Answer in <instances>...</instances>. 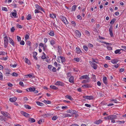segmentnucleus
<instances>
[{
	"label": "nucleus",
	"instance_id": "f257e3e1",
	"mask_svg": "<svg viewBox=\"0 0 126 126\" xmlns=\"http://www.w3.org/2000/svg\"><path fill=\"white\" fill-rule=\"evenodd\" d=\"M3 34L4 36L5 35V33H4ZM7 38L8 37L7 36L5 35V36L4 37V47H7L8 45V39Z\"/></svg>",
	"mask_w": 126,
	"mask_h": 126
},
{
	"label": "nucleus",
	"instance_id": "f03ea898",
	"mask_svg": "<svg viewBox=\"0 0 126 126\" xmlns=\"http://www.w3.org/2000/svg\"><path fill=\"white\" fill-rule=\"evenodd\" d=\"M90 64H91V66L93 68L95 69H96L97 67V65L95 63L93 62H89Z\"/></svg>",
	"mask_w": 126,
	"mask_h": 126
},
{
	"label": "nucleus",
	"instance_id": "7ed1b4c3",
	"mask_svg": "<svg viewBox=\"0 0 126 126\" xmlns=\"http://www.w3.org/2000/svg\"><path fill=\"white\" fill-rule=\"evenodd\" d=\"M55 85L63 86L65 84L64 83L60 81H57L55 83Z\"/></svg>",
	"mask_w": 126,
	"mask_h": 126
},
{
	"label": "nucleus",
	"instance_id": "20e7f679",
	"mask_svg": "<svg viewBox=\"0 0 126 126\" xmlns=\"http://www.w3.org/2000/svg\"><path fill=\"white\" fill-rule=\"evenodd\" d=\"M113 28L112 26H110L109 29L110 34L111 37L113 36V33L112 32Z\"/></svg>",
	"mask_w": 126,
	"mask_h": 126
},
{
	"label": "nucleus",
	"instance_id": "39448f33",
	"mask_svg": "<svg viewBox=\"0 0 126 126\" xmlns=\"http://www.w3.org/2000/svg\"><path fill=\"white\" fill-rule=\"evenodd\" d=\"M75 34L76 36L78 37H80L81 35V33L80 31L78 30L75 31Z\"/></svg>",
	"mask_w": 126,
	"mask_h": 126
},
{
	"label": "nucleus",
	"instance_id": "423d86ee",
	"mask_svg": "<svg viewBox=\"0 0 126 126\" xmlns=\"http://www.w3.org/2000/svg\"><path fill=\"white\" fill-rule=\"evenodd\" d=\"M84 98L86 99H88L91 100L93 99V97L92 96H83V97Z\"/></svg>",
	"mask_w": 126,
	"mask_h": 126
},
{
	"label": "nucleus",
	"instance_id": "0eeeda50",
	"mask_svg": "<svg viewBox=\"0 0 126 126\" xmlns=\"http://www.w3.org/2000/svg\"><path fill=\"white\" fill-rule=\"evenodd\" d=\"M9 39V42L10 44L12 46H13L14 47H15V44L14 42V41L12 39L10 38L9 37H8Z\"/></svg>",
	"mask_w": 126,
	"mask_h": 126
},
{
	"label": "nucleus",
	"instance_id": "6e6552de",
	"mask_svg": "<svg viewBox=\"0 0 126 126\" xmlns=\"http://www.w3.org/2000/svg\"><path fill=\"white\" fill-rule=\"evenodd\" d=\"M0 113L1 114L3 115L5 117H7L8 116L7 112L3 111H1Z\"/></svg>",
	"mask_w": 126,
	"mask_h": 126
},
{
	"label": "nucleus",
	"instance_id": "1a4fd4ad",
	"mask_svg": "<svg viewBox=\"0 0 126 126\" xmlns=\"http://www.w3.org/2000/svg\"><path fill=\"white\" fill-rule=\"evenodd\" d=\"M90 78L88 77V76L87 75H83L80 77L79 79H87Z\"/></svg>",
	"mask_w": 126,
	"mask_h": 126
},
{
	"label": "nucleus",
	"instance_id": "9d476101",
	"mask_svg": "<svg viewBox=\"0 0 126 126\" xmlns=\"http://www.w3.org/2000/svg\"><path fill=\"white\" fill-rule=\"evenodd\" d=\"M14 12H13L11 13L10 15H12L15 18L17 17V16L16 17V10H14Z\"/></svg>",
	"mask_w": 126,
	"mask_h": 126
},
{
	"label": "nucleus",
	"instance_id": "9b49d317",
	"mask_svg": "<svg viewBox=\"0 0 126 126\" xmlns=\"http://www.w3.org/2000/svg\"><path fill=\"white\" fill-rule=\"evenodd\" d=\"M21 113L22 114L26 117H28V116L29 115V114L23 111H21Z\"/></svg>",
	"mask_w": 126,
	"mask_h": 126
},
{
	"label": "nucleus",
	"instance_id": "f8f14e48",
	"mask_svg": "<svg viewBox=\"0 0 126 126\" xmlns=\"http://www.w3.org/2000/svg\"><path fill=\"white\" fill-rule=\"evenodd\" d=\"M17 98L16 97L10 98V101L12 102H14L16 100Z\"/></svg>",
	"mask_w": 126,
	"mask_h": 126
},
{
	"label": "nucleus",
	"instance_id": "ddd939ff",
	"mask_svg": "<svg viewBox=\"0 0 126 126\" xmlns=\"http://www.w3.org/2000/svg\"><path fill=\"white\" fill-rule=\"evenodd\" d=\"M121 50H124L122 49H117L114 52L116 54H117L118 53L120 54L121 53V52H120V51Z\"/></svg>",
	"mask_w": 126,
	"mask_h": 126
},
{
	"label": "nucleus",
	"instance_id": "4468645a",
	"mask_svg": "<svg viewBox=\"0 0 126 126\" xmlns=\"http://www.w3.org/2000/svg\"><path fill=\"white\" fill-rule=\"evenodd\" d=\"M110 119H113L117 118V116L115 115H110Z\"/></svg>",
	"mask_w": 126,
	"mask_h": 126
},
{
	"label": "nucleus",
	"instance_id": "2eb2a0df",
	"mask_svg": "<svg viewBox=\"0 0 126 126\" xmlns=\"http://www.w3.org/2000/svg\"><path fill=\"white\" fill-rule=\"evenodd\" d=\"M28 89L30 92H33L36 89V88L33 87H30L28 88Z\"/></svg>",
	"mask_w": 126,
	"mask_h": 126
},
{
	"label": "nucleus",
	"instance_id": "dca6fc26",
	"mask_svg": "<svg viewBox=\"0 0 126 126\" xmlns=\"http://www.w3.org/2000/svg\"><path fill=\"white\" fill-rule=\"evenodd\" d=\"M82 87H83L89 88L91 87V86L90 84H86L82 85Z\"/></svg>",
	"mask_w": 126,
	"mask_h": 126
},
{
	"label": "nucleus",
	"instance_id": "f3484780",
	"mask_svg": "<svg viewBox=\"0 0 126 126\" xmlns=\"http://www.w3.org/2000/svg\"><path fill=\"white\" fill-rule=\"evenodd\" d=\"M74 77L73 76H71L69 78V81L71 83H73L74 82Z\"/></svg>",
	"mask_w": 126,
	"mask_h": 126
},
{
	"label": "nucleus",
	"instance_id": "a211bd4d",
	"mask_svg": "<svg viewBox=\"0 0 126 126\" xmlns=\"http://www.w3.org/2000/svg\"><path fill=\"white\" fill-rule=\"evenodd\" d=\"M0 120L1 121H5L6 120L5 117L2 115L0 116Z\"/></svg>",
	"mask_w": 126,
	"mask_h": 126
},
{
	"label": "nucleus",
	"instance_id": "6ab92c4d",
	"mask_svg": "<svg viewBox=\"0 0 126 126\" xmlns=\"http://www.w3.org/2000/svg\"><path fill=\"white\" fill-rule=\"evenodd\" d=\"M107 78L106 77H104L103 78V82L106 85L107 84Z\"/></svg>",
	"mask_w": 126,
	"mask_h": 126
},
{
	"label": "nucleus",
	"instance_id": "aec40b11",
	"mask_svg": "<svg viewBox=\"0 0 126 126\" xmlns=\"http://www.w3.org/2000/svg\"><path fill=\"white\" fill-rule=\"evenodd\" d=\"M90 78L88 79H87L84 80L82 83H86L87 82H89L90 81Z\"/></svg>",
	"mask_w": 126,
	"mask_h": 126
},
{
	"label": "nucleus",
	"instance_id": "412c9836",
	"mask_svg": "<svg viewBox=\"0 0 126 126\" xmlns=\"http://www.w3.org/2000/svg\"><path fill=\"white\" fill-rule=\"evenodd\" d=\"M118 62V60L115 59L112 60L111 61V62L113 64L116 63H117Z\"/></svg>",
	"mask_w": 126,
	"mask_h": 126
},
{
	"label": "nucleus",
	"instance_id": "4be33fe9",
	"mask_svg": "<svg viewBox=\"0 0 126 126\" xmlns=\"http://www.w3.org/2000/svg\"><path fill=\"white\" fill-rule=\"evenodd\" d=\"M61 48L62 47L59 46H58V52L60 54L62 52Z\"/></svg>",
	"mask_w": 126,
	"mask_h": 126
},
{
	"label": "nucleus",
	"instance_id": "5701e85b",
	"mask_svg": "<svg viewBox=\"0 0 126 126\" xmlns=\"http://www.w3.org/2000/svg\"><path fill=\"white\" fill-rule=\"evenodd\" d=\"M76 52L78 54L80 53V52L82 53L81 50L78 47L76 48Z\"/></svg>",
	"mask_w": 126,
	"mask_h": 126
},
{
	"label": "nucleus",
	"instance_id": "b1692460",
	"mask_svg": "<svg viewBox=\"0 0 126 126\" xmlns=\"http://www.w3.org/2000/svg\"><path fill=\"white\" fill-rule=\"evenodd\" d=\"M102 122V121L101 120H98L96 121L95 122V123L96 124L98 125L101 123Z\"/></svg>",
	"mask_w": 126,
	"mask_h": 126
},
{
	"label": "nucleus",
	"instance_id": "393cba45",
	"mask_svg": "<svg viewBox=\"0 0 126 126\" xmlns=\"http://www.w3.org/2000/svg\"><path fill=\"white\" fill-rule=\"evenodd\" d=\"M50 87L53 89L56 90L58 89V88L56 87V86L54 85H51Z\"/></svg>",
	"mask_w": 126,
	"mask_h": 126
},
{
	"label": "nucleus",
	"instance_id": "a878e982",
	"mask_svg": "<svg viewBox=\"0 0 126 126\" xmlns=\"http://www.w3.org/2000/svg\"><path fill=\"white\" fill-rule=\"evenodd\" d=\"M36 103L38 106H42L44 105V104L43 103L39 101H37Z\"/></svg>",
	"mask_w": 126,
	"mask_h": 126
},
{
	"label": "nucleus",
	"instance_id": "bb28decb",
	"mask_svg": "<svg viewBox=\"0 0 126 126\" xmlns=\"http://www.w3.org/2000/svg\"><path fill=\"white\" fill-rule=\"evenodd\" d=\"M50 44L53 46V45L55 43V41L53 39L51 40L50 41Z\"/></svg>",
	"mask_w": 126,
	"mask_h": 126
},
{
	"label": "nucleus",
	"instance_id": "cd10ccee",
	"mask_svg": "<svg viewBox=\"0 0 126 126\" xmlns=\"http://www.w3.org/2000/svg\"><path fill=\"white\" fill-rule=\"evenodd\" d=\"M76 7L77 5H76L72 6V11H74L76 10Z\"/></svg>",
	"mask_w": 126,
	"mask_h": 126
},
{
	"label": "nucleus",
	"instance_id": "c85d7f7f",
	"mask_svg": "<svg viewBox=\"0 0 126 126\" xmlns=\"http://www.w3.org/2000/svg\"><path fill=\"white\" fill-rule=\"evenodd\" d=\"M116 19L115 18L112 19L110 22V23L112 25L113 24L114 22L116 21Z\"/></svg>",
	"mask_w": 126,
	"mask_h": 126
},
{
	"label": "nucleus",
	"instance_id": "c756f323",
	"mask_svg": "<svg viewBox=\"0 0 126 126\" xmlns=\"http://www.w3.org/2000/svg\"><path fill=\"white\" fill-rule=\"evenodd\" d=\"M50 17L53 18H54L56 17V14H50Z\"/></svg>",
	"mask_w": 126,
	"mask_h": 126
},
{
	"label": "nucleus",
	"instance_id": "7c9ffc66",
	"mask_svg": "<svg viewBox=\"0 0 126 126\" xmlns=\"http://www.w3.org/2000/svg\"><path fill=\"white\" fill-rule=\"evenodd\" d=\"M24 106L27 109H31V107L28 105L25 104L24 105Z\"/></svg>",
	"mask_w": 126,
	"mask_h": 126
},
{
	"label": "nucleus",
	"instance_id": "2f4dec72",
	"mask_svg": "<svg viewBox=\"0 0 126 126\" xmlns=\"http://www.w3.org/2000/svg\"><path fill=\"white\" fill-rule=\"evenodd\" d=\"M25 62L26 63H27L29 65L31 64L29 60L27 58H25Z\"/></svg>",
	"mask_w": 126,
	"mask_h": 126
},
{
	"label": "nucleus",
	"instance_id": "473e14b6",
	"mask_svg": "<svg viewBox=\"0 0 126 126\" xmlns=\"http://www.w3.org/2000/svg\"><path fill=\"white\" fill-rule=\"evenodd\" d=\"M60 58H61V62L62 63L64 62L65 61V58L64 57L60 56Z\"/></svg>",
	"mask_w": 126,
	"mask_h": 126
},
{
	"label": "nucleus",
	"instance_id": "72a5a7b5",
	"mask_svg": "<svg viewBox=\"0 0 126 126\" xmlns=\"http://www.w3.org/2000/svg\"><path fill=\"white\" fill-rule=\"evenodd\" d=\"M11 75H12L13 76L16 77H17L18 75L15 72L12 73V74H11Z\"/></svg>",
	"mask_w": 126,
	"mask_h": 126
},
{
	"label": "nucleus",
	"instance_id": "f704fd0d",
	"mask_svg": "<svg viewBox=\"0 0 126 126\" xmlns=\"http://www.w3.org/2000/svg\"><path fill=\"white\" fill-rule=\"evenodd\" d=\"M65 97L71 100H72L73 99L72 97L71 96L68 95H66L65 96Z\"/></svg>",
	"mask_w": 126,
	"mask_h": 126
},
{
	"label": "nucleus",
	"instance_id": "c9c22d12",
	"mask_svg": "<svg viewBox=\"0 0 126 126\" xmlns=\"http://www.w3.org/2000/svg\"><path fill=\"white\" fill-rule=\"evenodd\" d=\"M29 120L30 121L31 123L34 122L35 121V120L32 118H30L29 119Z\"/></svg>",
	"mask_w": 126,
	"mask_h": 126
},
{
	"label": "nucleus",
	"instance_id": "e433bc0d",
	"mask_svg": "<svg viewBox=\"0 0 126 126\" xmlns=\"http://www.w3.org/2000/svg\"><path fill=\"white\" fill-rule=\"evenodd\" d=\"M60 17L62 21H63L64 22L65 21V20L66 19V18L65 17H64L63 16H61Z\"/></svg>",
	"mask_w": 126,
	"mask_h": 126
},
{
	"label": "nucleus",
	"instance_id": "4c0bfd02",
	"mask_svg": "<svg viewBox=\"0 0 126 126\" xmlns=\"http://www.w3.org/2000/svg\"><path fill=\"white\" fill-rule=\"evenodd\" d=\"M77 112H78V111H76V110H71L70 113L72 114H76L77 113Z\"/></svg>",
	"mask_w": 126,
	"mask_h": 126
},
{
	"label": "nucleus",
	"instance_id": "58836bf2",
	"mask_svg": "<svg viewBox=\"0 0 126 126\" xmlns=\"http://www.w3.org/2000/svg\"><path fill=\"white\" fill-rule=\"evenodd\" d=\"M31 15L30 14H29L27 16V19L28 20H29L31 18Z\"/></svg>",
	"mask_w": 126,
	"mask_h": 126
},
{
	"label": "nucleus",
	"instance_id": "ea45409f",
	"mask_svg": "<svg viewBox=\"0 0 126 126\" xmlns=\"http://www.w3.org/2000/svg\"><path fill=\"white\" fill-rule=\"evenodd\" d=\"M63 114L64 116V117H71L72 116L70 114Z\"/></svg>",
	"mask_w": 126,
	"mask_h": 126
},
{
	"label": "nucleus",
	"instance_id": "a19ab883",
	"mask_svg": "<svg viewBox=\"0 0 126 126\" xmlns=\"http://www.w3.org/2000/svg\"><path fill=\"white\" fill-rule=\"evenodd\" d=\"M48 34L52 36H53L54 35V33L53 31H51Z\"/></svg>",
	"mask_w": 126,
	"mask_h": 126
},
{
	"label": "nucleus",
	"instance_id": "79ce46f5",
	"mask_svg": "<svg viewBox=\"0 0 126 126\" xmlns=\"http://www.w3.org/2000/svg\"><path fill=\"white\" fill-rule=\"evenodd\" d=\"M44 102L45 103H46L47 104H50L51 103V102L50 101H47L46 100H44Z\"/></svg>",
	"mask_w": 126,
	"mask_h": 126
},
{
	"label": "nucleus",
	"instance_id": "37998d69",
	"mask_svg": "<svg viewBox=\"0 0 126 126\" xmlns=\"http://www.w3.org/2000/svg\"><path fill=\"white\" fill-rule=\"evenodd\" d=\"M83 48L86 51H87L88 50V48L87 47L85 46H83Z\"/></svg>",
	"mask_w": 126,
	"mask_h": 126
},
{
	"label": "nucleus",
	"instance_id": "c03bdc74",
	"mask_svg": "<svg viewBox=\"0 0 126 126\" xmlns=\"http://www.w3.org/2000/svg\"><path fill=\"white\" fill-rule=\"evenodd\" d=\"M2 10L6 11H7L8 10L7 8L6 7H2Z\"/></svg>",
	"mask_w": 126,
	"mask_h": 126
},
{
	"label": "nucleus",
	"instance_id": "a18cd8bd",
	"mask_svg": "<svg viewBox=\"0 0 126 126\" xmlns=\"http://www.w3.org/2000/svg\"><path fill=\"white\" fill-rule=\"evenodd\" d=\"M7 53L4 52L0 51V55H4L6 54Z\"/></svg>",
	"mask_w": 126,
	"mask_h": 126
},
{
	"label": "nucleus",
	"instance_id": "49530a36",
	"mask_svg": "<svg viewBox=\"0 0 126 126\" xmlns=\"http://www.w3.org/2000/svg\"><path fill=\"white\" fill-rule=\"evenodd\" d=\"M36 8V9H40V8H41V7L39 6L38 4H36L35 5Z\"/></svg>",
	"mask_w": 126,
	"mask_h": 126
},
{
	"label": "nucleus",
	"instance_id": "de8ad7c7",
	"mask_svg": "<svg viewBox=\"0 0 126 126\" xmlns=\"http://www.w3.org/2000/svg\"><path fill=\"white\" fill-rule=\"evenodd\" d=\"M58 118V117L56 116H54L52 118V119L53 120H55Z\"/></svg>",
	"mask_w": 126,
	"mask_h": 126
},
{
	"label": "nucleus",
	"instance_id": "09e8293b",
	"mask_svg": "<svg viewBox=\"0 0 126 126\" xmlns=\"http://www.w3.org/2000/svg\"><path fill=\"white\" fill-rule=\"evenodd\" d=\"M74 61H75L77 62H79V58H74Z\"/></svg>",
	"mask_w": 126,
	"mask_h": 126
},
{
	"label": "nucleus",
	"instance_id": "8fccbe9b",
	"mask_svg": "<svg viewBox=\"0 0 126 126\" xmlns=\"http://www.w3.org/2000/svg\"><path fill=\"white\" fill-rule=\"evenodd\" d=\"M112 66L113 67H114L116 68H117L118 67L119 65L118 64L116 63L115 65H112Z\"/></svg>",
	"mask_w": 126,
	"mask_h": 126
},
{
	"label": "nucleus",
	"instance_id": "3c124183",
	"mask_svg": "<svg viewBox=\"0 0 126 126\" xmlns=\"http://www.w3.org/2000/svg\"><path fill=\"white\" fill-rule=\"evenodd\" d=\"M3 79V76L2 73L0 71V80Z\"/></svg>",
	"mask_w": 126,
	"mask_h": 126
},
{
	"label": "nucleus",
	"instance_id": "603ef678",
	"mask_svg": "<svg viewBox=\"0 0 126 126\" xmlns=\"http://www.w3.org/2000/svg\"><path fill=\"white\" fill-rule=\"evenodd\" d=\"M17 40L19 42L21 41V37L20 36H17Z\"/></svg>",
	"mask_w": 126,
	"mask_h": 126
},
{
	"label": "nucleus",
	"instance_id": "864d4df0",
	"mask_svg": "<svg viewBox=\"0 0 126 126\" xmlns=\"http://www.w3.org/2000/svg\"><path fill=\"white\" fill-rule=\"evenodd\" d=\"M19 85L21 86H22V87L24 86V84L23 83L22 81H20L19 82Z\"/></svg>",
	"mask_w": 126,
	"mask_h": 126
},
{
	"label": "nucleus",
	"instance_id": "5fc2aeb1",
	"mask_svg": "<svg viewBox=\"0 0 126 126\" xmlns=\"http://www.w3.org/2000/svg\"><path fill=\"white\" fill-rule=\"evenodd\" d=\"M35 13H41V12L39 11L37 9H35Z\"/></svg>",
	"mask_w": 126,
	"mask_h": 126
},
{
	"label": "nucleus",
	"instance_id": "6e6d98bb",
	"mask_svg": "<svg viewBox=\"0 0 126 126\" xmlns=\"http://www.w3.org/2000/svg\"><path fill=\"white\" fill-rule=\"evenodd\" d=\"M15 30L14 27H12L11 29V32H14Z\"/></svg>",
	"mask_w": 126,
	"mask_h": 126
},
{
	"label": "nucleus",
	"instance_id": "4d7b16f0",
	"mask_svg": "<svg viewBox=\"0 0 126 126\" xmlns=\"http://www.w3.org/2000/svg\"><path fill=\"white\" fill-rule=\"evenodd\" d=\"M24 42L23 40H22L20 42V44L21 45H24Z\"/></svg>",
	"mask_w": 126,
	"mask_h": 126
},
{
	"label": "nucleus",
	"instance_id": "13d9d810",
	"mask_svg": "<svg viewBox=\"0 0 126 126\" xmlns=\"http://www.w3.org/2000/svg\"><path fill=\"white\" fill-rule=\"evenodd\" d=\"M17 64H10V65L11 66L13 67H16V66H17Z\"/></svg>",
	"mask_w": 126,
	"mask_h": 126
},
{
	"label": "nucleus",
	"instance_id": "bf43d9fd",
	"mask_svg": "<svg viewBox=\"0 0 126 126\" xmlns=\"http://www.w3.org/2000/svg\"><path fill=\"white\" fill-rule=\"evenodd\" d=\"M29 35L27 34H26V36L25 37V40H27L29 39Z\"/></svg>",
	"mask_w": 126,
	"mask_h": 126
},
{
	"label": "nucleus",
	"instance_id": "052dcab7",
	"mask_svg": "<svg viewBox=\"0 0 126 126\" xmlns=\"http://www.w3.org/2000/svg\"><path fill=\"white\" fill-rule=\"evenodd\" d=\"M104 119H110V115H109L107 117H105L104 118Z\"/></svg>",
	"mask_w": 126,
	"mask_h": 126
},
{
	"label": "nucleus",
	"instance_id": "680f3d73",
	"mask_svg": "<svg viewBox=\"0 0 126 126\" xmlns=\"http://www.w3.org/2000/svg\"><path fill=\"white\" fill-rule=\"evenodd\" d=\"M117 122L119 123V124H124L125 123V122L124 121H118Z\"/></svg>",
	"mask_w": 126,
	"mask_h": 126
},
{
	"label": "nucleus",
	"instance_id": "e2e57ef3",
	"mask_svg": "<svg viewBox=\"0 0 126 126\" xmlns=\"http://www.w3.org/2000/svg\"><path fill=\"white\" fill-rule=\"evenodd\" d=\"M52 67V66L51 65H49L48 66V68L50 70H51Z\"/></svg>",
	"mask_w": 126,
	"mask_h": 126
},
{
	"label": "nucleus",
	"instance_id": "0e129e2a",
	"mask_svg": "<svg viewBox=\"0 0 126 126\" xmlns=\"http://www.w3.org/2000/svg\"><path fill=\"white\" fill-rule=\"evenodd\" d=\"M72 24L73 25V26H75L76 25V23L74 21H72L71 22Z\"/></svg>",
	"mask_w": 126,
	"mask_h": 126
},
{
	"label": "nucleus",
	"instance_id": "69168bd1",
	"mask_svg": "<svg viewBox=\"0 0 126 126\" xmlns=\"http://www.w3.org/2000/svg\"><path fill=\"white\" fill-rule=\"evenodd\" d=\"M43 121V120L42 119H40L38 122V123L39 124H40Z\"/></svg>",
	"mask_w": 126,
	"mask_h": 126
},
{
	"label": "nucleus",
	"instance_id": "338daca9",
	"mask_svg": "<svg viewBox=\"0 0 126 126\" xmlns=\"http://www.w3.org/2000/svg\"><path fill=\"white\" fill-rule=\"evenodd\" d=\"M107 48L109 50H111L112 49V48L110 46H107Z\"/></svg>",
	"mask_w": 126,
	"mask_h": 126
},
{
	"label": "nucleus",
	"instance_id": "774afa93",
	"mask_svg": "<svg viewBox=\"0 0 126 126\" xmlns=\"http://www.w3.org/2000/svg\"><path fill=\"white\" fill-rule=\"evenodd\" d=\"M106 60H110V58L109 56H106Z\"/></svg>",
	"mask_w": 126,
	"mask_h": 126
}]
</instances>
